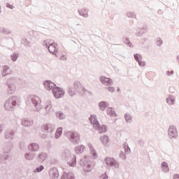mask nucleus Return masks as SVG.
<instances>
[{"label":"nucleus","instance_id":"nucleus-1","mask_svg":"<svg viewBox=\"0 0 179 179\" xmlns=\"http://www.w3.org/2000/svg\"><path fill=\"white\" fill-rule=\"evenodd\" d=\"M67 136L71 138L72 142H78V141H80V135H79V133L78 132L69 131L67 133Z\"/></svg>","mask_w":179,"mask_h":179},{"label":"nucleus","instance_id":"nucleus-2","mask_svg":"<svg viewBox=\"0 0 179 179\" xmlns=\"http://www.w3.org/2000/svg\"><path fill=\"white\" fill-rule=\"evenodd\" d=\"M53 94L55 99H60L64 96V91L59 87H55L53 89Z\"/></svg>","mask_w":179,"mask_h":179},{"label":"nucleus","instance_id":"nucleus-3","mask_svg":"<svg viewBox=\"0 0 179 179\" xmlns=\"http://www.w3.org/2000/svg\"><path fill=\"white\" fill-rule=\"evenodd\" d=\"M90 121L91 124H92L94 128H95L96 129H99V128L100 127V124H99V122L96 119L95 115H91V117L90 118Z\"/></svg>","mask_w":179,"mask_h":179},{"label":"nucleus","instance_id":"nucleus-4","mask_svg":"<svg viewBox=\"0 0 179 179\" xmlns=\"http://www.w3.org/2000/svg\"><path fill=\"white\" fill-rule=\"evenodd\" d=\"M169 135L172 138H175V136H177V129H176V127L173 126L170 127L169 129Z\"/></svg>","mask_w":179,"mask_h":179},{"label":"nucleus","instance_id":"nucleus-5","mask_svg":"<svg viewBox=\"0 0 179 179\" xmlns=\"http://www.w3.org/2000/svg\"><path fill=\"white\" fill-rule=\"evenodd\" d=\"M44 85L48 90H51V89H55V84L51 81H45Z\"/></svg>","mask_w":179,"mask_h":179},{"label":"nucleus","instance_id":"nucleus-6","mask_svg":"<svg viewBox=\"0 0 179 179\" xmlns=\"http://www.w3.org/2000/svg\"><path fill=\"white\" fill-rule=\"evenodd\" d=\"M101 142L104 145V146H108V143H110V138L108 136H102L101 137Z\"/></svg>","mask_w":179,"mask_h":179},{"label":"nucleus","instance_id":"nucleus-7","mask_svg":"<svg viewBox=\"0 0 179 179\" xmlns=\"http://www.w3.org/2000/svg\"><path fill=\"white\" fill-rule=\"evenodd\" d=\"M105 162L108 166H115V164H117V162H115V159L110 157L106 158L105 159Z\"/></svg>","mask_w":179,"mask_h":179},{"label":"nucleus","instance_id":"nucleus-8","mask_svg":"<svg viewBox=\"0 0 179 179\" xmlns=\"http://www.w3.org/2000/svg\"><path fill=\"white\" fill-rule=\"evenodd\" d=\"M48 51L50 52L51 54H55L57 52V45L55 43H52L48 47Z\"/></svg>","mask_w":179,"mask_h":179},{"label":"nucleus","instance_id":"nucleus-9","mask_svg":"<svg viewBox=\"0 0 179 179\" xmlns=\"http://www.w3.org/2000/svg\"><path fill=\"white\" fill-rule=\"evenodd\" d=\"M100 80L103 83H108V84L113 83V80H110V78H108L107 77H104V76H101L100 78Z\"/></svg>","mask_w":179,"mask_h":179},{"label":"nucleus","instance_id":"nucleus-10","mask_svg":"<svg viewBox=\"0 0 179 179\" xmlns=\"http://www.w3.org/2000/svg\"><path fill=\"white\" fill-rule=\"evenodd\" d=\"M166 103L171 106L174 104V103H176V98L173 96H169V98L166 99Z\"/></svg>","mask_w":179,"mask_h":179},{"label":"nucleus","instance_id":"nucleus-11","mask_svg":"<svg viewBox=\"0 0 179 179\" xmlns=\"http://www.w3.org/2000/svg\"><path fill=\"white\" fill-rule=\"evenodd\" d=\"M162 169L163 170V171H164V173H168V171H169V166L167 165V163L166 162H162Z\"/></svg>","mask_w":179,"mask_h":179},{"label":"nucleus","instance_id":"nucleus-12","mask_svg":"<svg viewBox=\"0 0 179 179\" xmlns=\"http://www.w3.org/2000/svg\"><path fill=\"white\" fill-rule=\"evenodd\" d=\"M32 102L35 106H37V104H40V103H41V101L38 96H33Z\"/></svg>","mask_w":179,"mask_h":179},{"label":"nucleus","instance_id":"nucleus-13","mask_svg":"<svg viewBox=\"0 0 179 179\" xmlns=\"http://www.w3.org/2000/svg\"><path fill=\"white\" fill-rule=\"evenodd\" d=\"M107 113L108 114H109V115H111V117H117V114L113 110V108H108L107 110Z\"/></svg>","mask_w":179,"mask_h":179},{"label":"nucleus","instance_id":"nucleus-14","mask_svg":"<svg viewBox=\"0 0 179 179\" xmlns=\"http://www.w3.org/2000/svg\"><path fill=\"white\" fill-rule=\"evenodd\" d=\"M98 131H99L100 134H103L104 132H107V127L106 125L99 126L98 129Z\"/></svg>","mask_w":179,"mask_h":179},{"label":"nucleus","instance_id":"nucleus-15","mask_svg":"<svg viewBox=\"0 0 179 179\" xmlns=\"http://www.w3.org/2000/svg\"><path fill=\"white\" fill-rule=\"evenodd\" d=\"M83 150H85V147L84 146H80L76 148V153L79 154V153H82V152H83Z\"/></svg>","mask_w":179,"mask_h":179},{"label":"nucleus","instance_id":"nucleus-16","mask_svg":"<svg viewBox=\"0 0 179 179\" xmlns=\"http://www.w3.org/2000/svg\"><path fill=\"white\" fill-rule=\"evenodd\" d=\"M62 134V128H58L56 131V138H59L61 136V134Z\"/></svg>","mask_w":179,"mask_h":179},{"label":"nucleus","instance_id":"nucleus-17","mask_svg":"<svg viewBox=\"0 0 179 179\" xmlns=\"http://www.w3.org/2000/svg\"><path fill=\"white\" fill-rule=\"evenodd\" d=\"M52 107V105L50 101H48L45 103V109L48 110H51V108Z\"/></svg>","mask_w":179,"mask_h":179},{"label":"nucleus","instance_id":"nucleus-18","mask_svg":"<svg viewBox=\"0 0 179 179\" xmlns=\"http://www.w3.org/2000/svg\"><path fill=\"white\" fill-rule=\"evenodd\" d=\"M39 159H40L41 162H44V160H45V159H47V154H41L39 155Z\"/></svg>","mask_w":179,"mask_h":179},{"label":"nucleus","instance_id":"nucleus-19","mask_svg":"<svg viewBox=\"0 0 179 179\" xmlns=\"http://www.w3.org/2000/svg\"><path fill=\"white\" fill-rule=\"evenodd\" d=\"M107 107V104L106 102H101L99 103V108L101 110H104Z\"/></svg>","mask_w":179,"mask_h":179},{"label":"nucleus","instance_id":"nucleus-20","mask_svg":"<svg viewBox=\"0 0 179 179\" xmlns=\"http://www.w3.org/2000/svg\"><path fill=\"white\" fill-rule=\"evenodd\" d=\"M80 15H81V16L86 17L87 16V11L86 10H80Z\"/></svg>","mask_w":179,"mask_h":179},{"label":"nucleus","instance_id":"nucleus-21","mask_svg":"<svg viewBox=\"0 0 179 179\" xmlns=\"http://www.w3.org/2000/svg\"><path fill=\"white\" fill-rule=\"evenodd\" d=\"M134 58H135L136 61H138V62L142 59L141 55H138V54L134 55Z\"/></svg>","mask_w":179,"mask_h":179},{"label":"nucleus","instance_id":"nucleus-22","mask_svg":"<svg viewBox=\"0 0 179 179\" xmlns=\"http://www.w3.org/2000/svg\"><path fill=\"white\" fill-rule=\"evenodd\" d=\"M56 115H57V117H59V118L60 120H62V119L64 118V113H61V112H57V113H56Z\"/></svg>","mask_w":179,"mask_h":179},{"label":"nucleus","instance_id":"nucleus-23","mask_svg":"<svg viewBox=\"0 0 179 179\" xmlns=\"http://www.w3.org/2000/svg\"><path fill=\"white\" fill-rule=\"evenodd\" d=\"M44 170V166H41L39 168L36 169V173H40V171H43Z\"/></svg>","mask_w":179,"mask_h":179},{"label":"nucleus","instance_id":"nucleus-24","mask_svg":"<svg viewBox=\"0 0 179 179\" xmlns=\"http://www.w3.org/2000/svg\"><path fill=\"white\" fill-rule=\"evenodd\" d=\"M31 148H32V150H37V149H38V145H37L36 144H34L31 145Z\"/></svg>","mask_w":179,"mask_h":179},{"label":"nucleus","instance_id":"nucleus-25","mask_svg":"<svg viewBox=\"0 0 179 179\" xmlns=\"http://www.w3.org/2000/svg\"><path fill=\"white\" fill-rule=\"evenodd\" d=\"M125 120L127 122H129V121H131V117L129 116V115H125Z\"/></svg>","mask_w":179,"mask_h":179},{"label":"nucleus","instance_id":"nucleus-26","mask_svg":"<svg viewBox=\"0 0 179 179\" xmlns=\"http://www.w3.org/2000/svg\"><path fill=\"white\" fill-rule=\"evenodd\" d=\"M62 61H66V56L65 55H62L60 57Z\"/></svg>","mask_w":179,"mask_h":179},{"label":"nucleus","instance_id":"nucleus-27","mask_svg":"<svg viewBox=\"0 0 179 179\" xmlns=\"http://www.w3.org/2000/svg\"><path fill=\"white\" fill-rule=\"evenodd\" d=\"M23 125H24L25 127H29L30 125V122L29 121H24L22 122Z\"/></svg>","mask_w":179,"mask_h":179},{"label":"nucleus","instance_id":"nucleus-28","mask_svg":"<svg viewBox=\"0 0 179 179\" xmlns=\"http://www.w3.org/2000/svg\"><path fill=\"white\" fill-rule=\"evenodd\" d=\"M138 64H139L140 66H145V62H143L141 60H140L138 62Z\"/></svg>","mask_w":179,"mask_h":179},{"label":"nucleus","instance_id":"nucleus-29","mask_svg":"<svg viewBox=\"0 0 179 179\" xmlns=\"http://www.w3.org/2000/svg\"><path fill=\"white\" fill-rule=\"evenodd\" d=\"M163 41H162V40H158L157 42V45H160L161 44H162Z\"/></svg>","mask_w":179,"mask_h":179},{"label":"nucleus","instance_id":"nucleus-30","mask_svg":"<svg viewBox=\"0 0 179 179\" xmlns=\"http://www.w3.org/2000/svg\"><path fill=\"white\" fill-rule=\"evenodd\" d=\"M109 91L113 93L114 92V87H109Z\"/></svg>","mask_w":179,"mask_h":179},{"label":"nucleus","instance_id":"nucleus-31","mask_svg":"<svg viewBox=\"0 0 179 179\" xmlns=\"http://www.w3.org/2000/svg\"><path fill=\"white\" fill-rule=\"evenodd\" d=\"M87 167H90V165H88V166H87ZM87 166H84V167H83V169H84V170H85V171H89L90 170H87V169H86L87 168Z\"/></svg>","mask_w":179,"mask_h":179},{"label":"nucleus","instance_id":"nucleus-32","mask_svg":"<svg viewBox=\"0 0 179 179\" xmlns=\"http://www.w3.org/2000/svg\"><path fill=\"white\" fill-rule=\"evenodd\" d=\"M92 155H93L94 157H96V151L92 150Z\"/></svg>","mask_w":179,"mask_h":179},{"label":"nucleus","instance_id":"nucleus-33","mask_svg":"<svg viewBox=\"0 0 179 179\" xmlns=\"http://www.w3.org/2000/svg\"><path fill=\"white\" fill-rule=\"evenodd\" d=\"M173 179H179V176L178 175H175L173 176Z\"/></svg>","mask_w":179,"mask_h":179},{"label":"nucleus","instance_id":"nucleus-34","mask_svg":"<svg viewBox=\"0 0 179 179\" xmlns=\"http://www.w3.org/2000/svg\"><path fill=\"white\" fill-rule=\"evenodd\" d=\"M44 129H45V131H48V126L45 125L43 127Z\"/></svg>","mask_w":179,"mask_h":179},{"label":"nucleus","instance_id":"nucleus-35","mask_svg":"<svg viewBox=\"0 0 179 179\" xmlns=\"http://www.w3.org/2000/svg\"><path fill=\"white\" fill-rule=\"evenodd\" d=\"M76 164V162H73L72 164H71V166L73 167Z\"/></svg>","mask_w":179,"mask_h":179},{"label":"nucleus","instance_id":"nucleus-36","mask_svg":"<svg viewBox=\"0 0 179 179\" xmlns=\"http://www.w3.org/2000/svg\"><path fill=\"white\" fill-rule=\"evenodd\" d=\"M8 8H10V9H13V7L10 5H7Z\"/></svg>","mask_w":179,"mask_h":179},{"label":"nucleus","instance_id":"nucleus-37","mask_svg":"<svg viewBox=\"0 0 179 179\" xmlns=\"http://www.w3.org/2000/svg\"><path fill=\"white\" fill-rule=\"evenodd\" d=\"M6 69H9V68L8 66H4L3 67V71H6Z\"/></svg>","mask_w":179,"mask_h":179},{"label":"nucleus","instance_id":"nucleus-38","mask_svg":"<svg viewBox=\"0 0 179 179\" xmlns=\"http://www.w3.org/2000/svg\"><path fill=\"white\" fill-rule=\"evenodd\" d=\"M16 104V102H13V106H15Z\"/></svg>","mask_w":179,"mask_h":179},{"label":"nucleus","instance_id":"nucleus-39","mask_svg":"<svg viewBox=\"0 0 179 179\" xmlns=\"http://www.w3.org/2000/svg\"><path fill=\"white\" fill-rule=\"evenodd\" d=\"M7 106H8V103H6V104H5V107H7Z\"/></svg>","mask_w":179,"mask_h":179},{"label":"nucleus","instance_id":"nucleus-40","mask_svg":"<svg viewBox=\"0 0 179 179\" xmlns=\"http://www.w3.org/2000/svg\"><path fill=\"white\" fill-rule=\"evenodd\" d=\"M171 73H173V71H171Z\"/></svg>","mask_w":179,"mask_h":179},{"label":"nucleus","instance_id":"nucleus-41","mask_svg":"<svg viewBox=\"0 0 179 179\" xmlns=\"http://www.w3.org/2000/svg\"><path fill=\"white\" fill-rule=\"evenodd\" d=\"M26 157H27V155H26Z\"/></svg>","mask_w":179,"mask_h":179},{"label":"nucleus","instance_id":"nucleus-42","mask_svg":"<svg viewBox=\"0 0 179 179\" xmlns=\"http://www.w3.org/2000/svg\"><path fill=\"white\" fill-rule=\"evenodd\" d=\"M13 61H15V59H13Z\"/></svg>","mask_w":179,"mask_h":179}]
</instances>
